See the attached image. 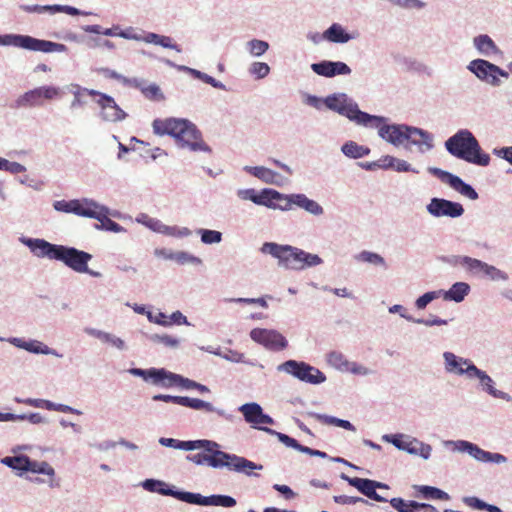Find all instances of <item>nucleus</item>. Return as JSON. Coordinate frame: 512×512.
Here are the masks:
<instances>
[{
  "label": "nucleus",
  "instance_id": "3c124183",
  "mask_svg": "<svg viewBox=\"0 0 512 512\" xmlns=\"http://www.w3.org/2000/svg\"><path fill=\"white\" fill-rule=\"evenodd\" d=\"M184 407H189L195 410H205L207 412L214 411V407L211 403L198 398L187 397V401L184 403Z\"/></svg>",
  "mask_w": 512,
  "mask_h": 512
},
{
  "label": "nucleus",
  "instance_id": "052dcab7",
  "mask_svg": "<svg viewBox=\"0 0 512 512\" xmlns=\"http://www.w3.org/2000/svg\"><path fill=\"white\" fill-rule=\"evenodd\" d=\"M155 401H163V402H172L174 404H178L184 406V403L187 401L186 396H172V395H164L158 394L153 397Z\"/></svg>",
  "mask_w": 512,
  "mask_h": 512
},
{
  "label": "nucleus",
  "instance_id": "473e14b6",
  "mask_svg": "<svg viewBox=\"0 0 512 512\" xmlns=\"http://www.w3.org/2000/svg\"><path fill=\"white\" fill-rule=\"evenodd\" d=\"M324 38L334 43H346L351 36L344 31L341 25L334 23L324 32Z\"/></svg>",
  "mask_w": 512,
  "mask_h": 512
},
{
  "label": "nucleus",
  "instance_id": "58836bf2",
  "mask_svg": "<svg viewBox=\"0 0 512 512\" xmlns=\"http://www.w3.org/2000/svg\"><path fill=\"white\" fill-rule=\"evenodd\" d=\"M328 363L340 370H352L356 372V369L351 367V363L345 358V356L338 351H332L327 355ZM354 365V363H352Z\"/></svg>",
  "mask_w": 512,
  "mask_h": 512
},
{
  "label": "nucleus",
  "instance_id": "e433bc0d",
  "mask_svg": "<svg viewBox=\"0 0 512 512\" xmlns=\"http://www.w3.org/2000/svg\"><path fill=\"white\" fill-rule=\"evenodd\" d=\"M342 152L354 159L362 158L370 153V149L366 146L358 145L356 142L349 141L342 146Z\"/></svg>",
  "mask_w": 512,
  "mask_h": 512
},
{
  "label": "nucleus",
  "instance_id": "b1692460",
  "mask_svg": "<svg viewBox=\"0 0 512 512\" xmlns=\"http://www.w3.org/2000/svg\"><path fill=\"white\" fill-rule=\"evenodd\" d=\"M405 140L418 146L421 151L430 150L433 147L431 134L419 128L408 126Z\"/></svg>",
  "mask_w": 512,
  "mask_h": 512
},
{
  "label": "nucleus",
  "instance_id": "a211bd4d",
  "mask_svg": "<svg viewBox=\"0 0 512 512\" xmlns=\"http://www.w3.org/2000/svg\"><path fill=\"white\" fill-rule=\"evenodd\" d=\"M345 479L348 481V483L351 486L358 489L362 494H364L368 498L373 499L378 502L386 501L385 498H383L376 492V488H384V487H386V485H384L380 482L374 481V480L359 478V477H354V478L345 477Z\"/></svg>",
  "mask_w": 512,
  "mask_h": 512
},
{
  "label": "nucleus",
  "instance_id": "5fc2aeb1",
  "mask_svg": "<svg viewBox=\"0 0 512 512\" xmlns=\"http://www.w3.org/2000/svg\"><path fill=\"white\" fill-rule=\"evenodd\" d=\"M249 52L254 56H261L264 54L268 48L269 44L266 41L253 39L248 42Z\"/></svg>",
  "mask_w": 512,
  "mask_h": 512
},
{
  "label": "nucleus",
  "instance_id": "a878e982",
  "mask_svg": "<svg viewBox=\"0 0 512 512\" xmlns=\"http://www.w3.org/2000/svg\"><path fill=\"white\" fill-rule=\"evenodd\" d=\"M268 203L264 204V206L280 209V210H290L293 207V194L292 195H284L279 193L276 190L268 189L267 193Z\"/></svg>",
  "mask_w": 512,
  "mask_h": 512
},
{
  "label": "nucleus",
  "instance_id": "7c9ffc66",
  "mask_svg": "<svg viewBox=\"0 0 512 512\" xmlns=\"http://www.w3.org/2000/svg\"><path fill=\"white\" fill-rule=\"evenodd\" d=\"M268 189H263L259 194L255 189H241L237 191V196L242 200H250L257 205H263L268 203L267 194Z\"/></svg>",
  "mask_w": 512,
  "mask_h": 512
},
{
  "label": "nucleus",
  "instance_id": "e2e57ef3",
  "mask_svg": "<svg viewBox=\"0 0 512 512\" xmlns=\"http://www.w3.org/2000/svg\"><path fill=\"white\" fill-rule=\"evenodd\" d=\"M152 340L154 342L161 343L168 347H176L179 344V341L176 338H174L170 335H166V334H164V335L156 334V335L152 336Z\"/></svg>",
  "mask_w": 512,
  "mask_h": 512
},
{
  "label": "nucleus",
  "instance_id": "603ef678",
  "mask_svg": "<svg viewBox=\"0 0 512 512\" xmlns=\"http://www.w3.org/2000/svg\"><path fill=\"white\" fill-rule=\"evenodd\" d=\"M2 462L17 470H24L26 471V463H28V457L27 456H16V457H5Z\"/></svg>",
  "mask_w": 512,
  "mask_h": 512
},
{
  "label": "nucleus",
  "instance_id": "0eeeda50",
  "mask_svg": "<svg viewBox=\"0 0 512 512\" xmlns=\"http://www.w3.org/2000/svg\"><path fill=\"white\" fill-rule=\"evenodd\" d=\"M56 255V260L62 261L75 272L88 273L95 277L100 275L98 272L91 271L88 268V262L92 259V255L85 251L61 245Z\"/></svg>",
  "mask_w": 512,
  "mask_h": 512
},
{
  "label": "nucleus",
  "instance_id": "9b49d317",
  "mask_svg": "<svg viewBox=\"0 0 512 512\" xmlns=\"http://www.w3.org/2000/svg\"><path fill=\"white\" fill-rule=\"evenodd\" d=\"M60 96V89L53 86H44L25 92L16 100V107L41 106L44 100H52Z\"/></svg>",
  "mask_w": 512,
  "mask_h": 512
},
{
  "label": "nucleus",
  "instance_id": "09e8293b",
  "mask_svg": "<svg viewBox=\"0 0 512 512\" xmlns=\"http://www.w3.org/2000/svg\"><path fill=\"white\" fill-rule=\"evenodd\" d=\"M421 492L425 498H432V499H438V500H444V501H447L450 498L446 492H444L436 487L423 486L421 489Z\"/></svg>",
  "mask_w": 512,
  "mask_h": 512
},
{
  "label": "nucleus",
  "instance_id": "4468645a",
  "mask_svg": "<svg viewBox=\"0 0 512 512\" xmlns=\"http://www.w3.org/2000/svg\"><path fill=\"white\" fill-rule=\"evenodd\" d=\"M390 441L398 449L407 451L410 454L420 455L425 459L431 454V447L415 438L404 435H393Z\"/></svg>",
  "mask_w": 512,
  "mask_h": 512
},
{
  "label": "nucleus",
  "instance_id": "39448f33",
  "mask_svg": "<svg viewBox=\"0 0 512 512\" xmlns=\"http://www.w3.org/2000/svg\"><path fill=\"white\" fill-rule=\"evenodd\" d=\"M0 45H10L31 51L45 53L63 51L65 45L47 40H40L28 35H5L0 37Z\"/></svg>",
  "mask_w": 512,
  "mask_h": 512
},
{
  "label": "nucleus",
  "instance_id": "6e6d98bb",
  "mask_svg": "<svg viewBox=\"0 0 512 512\" xmlns=\"http://www.w3.org/2000/svg\"><path fill=\"white\" fill-rule=\"evenodd\" d=\"M200 233L201 240L205 244L219 243L222 239V234L219 231L202 229Z\"/></svg>",
  "mask_w": 512,
  "mask_h": 512
},
{
  "label": "nucleus",
  "instance_id": "1a4fd4ad",
  "mask_svg": "<svg viewBox=\"0 0 512 512\" xmlns=\"http://www.w3.org/2000/svg\"><path fill=\"white\" fill-rule=\"evenodd\" d=\"M84 92L96 98V103L101 109L100 116L104 121L118 122L126 118L127 114L118 106L111 96L87 88H84Z\"/></svg>",
  "mask_w": 512,
  "mask_h": 512
},
{
  "label": "nucleus",
  "instance_id": "72a5a7b5",
  "mask_svg": "<svg viewBox=\"0 0 512 512\" xmlns=\"http://www.w3.org/2000/svg\"><path fill=\"white\" fill-rule=\"evenodd\" d=\"M176 448L186 450V451L203 448L206 451H211L212 448H218V444L216 442H213L210 440H195V441H179L178 440Z\"/></svg>",
  "mask_w": 512,
  "mask_h": 512
},
{
  "label": "nucleus",
  "instance_id": "ddd939ff",
  "mask_svg": "<svg viewBox=\"0 0 512 512\" xmlns=\"http://www.w3.org/2000/svg\"><path fill=\"white\" fill-rule=\"evenodd\" d=\"M427 211L434 217L457 218L463 215L464 208L458 202H452L442 198H432L427 205Z\"/></svg>",
  "mask_w": 512,
  "mask_h": 512
},
{
  "label": "nucleus",
  "instance_id": "ea45409f",
  "mask_svg": "<svg viewBox=\"0 0 512 512\" xmlns=\"http://www.w3.org/2000/svg\"><path fill=\"white\" fill-rule=\"evenodd\" d=\"M203 505H213V506H222V507H233L236 505V500L231 496L226 495H211V496H203Z\"/></svg>",
  "mask_w": 512,
  "mask_h": 512
},
{
  "label": "nucleus",
  "instance_id": "7ed1b4c3",
  "mask_svg": "<svg viewBox=\"0 0 512 512\" xmlns=\"http://www.w3.org/2000/svg\"><path fill=\"white\" fill-rule=\"evenodd\" d=\"M262 251L277 258L279 265L286 269L302 270L322 263V259L318 255L289 245L265 243Z\"/></svg>",
  "mask_w": 512,
  "mask_h": 512
},
{
  "label": "nucleus",
  "instance_id": "2f4dec72",
  "mask_svg": "<svg viewBox=\"0 0 512 512\" xmlns=\"http://www.w3.org/2000/svg\"><path fill=\"white\" fill-rule=\"evenodd\" d=\"M133 375L141 376L143 379H152L154 383L164 382L167 379L168 372L164 369L151 368L149 370H143L139 368H133L130 370Z\"/></svg>",
  "mask_w": 512,
  "mask_h": 512
},
{
  "label": "nucleus",
  "instance_id": "13d9d810",
  "mask_svg": "<svg viewBox=\"0 0 512 512\" xmlns=\"http://www.w3.org/2000/svg\"><path fill=\"white\" fill-rule=\"evenodd\" d=\"M359 259L361 261L372 263L374 265H385L383 257L373 252L363 251L360 253Z\"/></svg>",
  "mask_w": 512,
  "mask_h": 512
},
{
  "label": "nucleus",
  "instance_id": "f3484780",
  "mask_svg": "<svg viewBox=\"0 0 512 512\" xmlns=\"http://www.w3.org/2000/svg\"><path fill=\"white\" fill-rule=\"evenodd\" d=\"M54 208L57 211L65 212V213H74L78 216L88 217L93 216V212H91L92 207H94V201L90 200H60L54 203Z\"/></svg>",
  "mask_w": 512,
  "mask_h": 512
},
{
  "label": "nucleus",
  "instance_id": "6e6552de",
  "mask_svg": "<svg viewBox=\"0 0 512 512\" xmlns=\"http://www.w3.org/2000/svg\"><path fill=\"white\" fill-rule=\"evenodd\" d=\"M278 370L293 375L300 381L310 384H320L326 380L325 375L317 368L296 360H288L278 366Z\"/></svg>",
  "mask_w": 512,
  "mask_h": 512
},
{
  "label": "nucleus",
  "instance_id": "338daca9",
  "mask_svg": "<svg viewBox=\"0 0 512 512\" xmlns=\"http://www.w3.org/2000/svg\"><path fill=\"white\" fill-rule=\"evenodd\" d=\"M193 73L196 75V77H198L205 83L212 85L215 88H220L223 86L220 82H218L215 78H213L212 76H210L208 74H205V73L197 71V70H193Z\"/></svg>",
  "mask_w": 512,
  "mask_h": 512
},
{
  "label": "nucleus",
  "instance_id": "c9c22d12",
  "mask_svg": "<svg viewBox=\"0 0 512 512\" xmlns=\"http://www.w3.org/2000/svg\"><path fill=\"white\" fill-rule=\"evenodd\" d=\"M474 44L482 54L487 56L499 51L493 40L488 35H479L475 37Z\"/></svg>",
  "mask_w": 512,
  "mask_h": 512
},
{
  "label": "nucleus",
  "instance_id": "de8ad7c7",
  "mask_svg": "<svg viewBox=\"0 0 512 512\" xmlns=\"http://www.w3.org/2000/svg\"><path fill=\"white\" fill-rule=\"evenodd\" d=\"M92 334L96 336L98 339L105 343H109L118 349H123L125 344L124 341L118 337H115L109 333L102 332V331H93Z\"/></svg>",
  "mask_w": 512,
  "mask_h": 512
},
{
  "label": "nucleus",
  "instance_id": "f257e3e1",
  "mask_svg": "<svg viewBox=\"0 0 512 512\" xmlns=\"http://www.w3.org/2000/svg\"><path fill=\"white\" fill-rule=\"evenodd\" d=\"M153 132L156 135H170L175 138L177 144L192 151H208V146L201 137V132L195 124L179 118L155 119L152 122Z\"/></svg>",
  "mask_w": 512,
  "mask_h": 512
},
{
  "label": "nucleus",
  "instance_id": "5701e85b",
  "mask_svg": "<svg viewBox=\"0 0 512 512\" xmlns=\"http://www.w3.org/2000/svg\"><path fill=\"white\" fill-rule=\"evenodd\" d=\"M31 251L37 257H48L49 259L57 258L61 245L51 244L43 239H30L27 242Z\"/></svg>",
  "mask_w": 512,
  "mask_h": 512
},
{
  "label": "nucleus",
  "instance_id": "774afa93",
  "mask_svg": "<svg viewBox=\"0 0 512 512\" xmlns=\"http://www.w3.org/2000/svg\"><path fill=\"white\" fill-rule=\"evenodd\" d=\"M412 512H437V509L426 503L413 502Z\"/></svg>",
  "mask_w": 512,
  "mask_h": 512
},
{
  "label": "nucleus",
  "instance_id": "aec40b11",
  "mask_svg": "<svg viewBox=\"0 0 512 512\" xmlns=\"http://www.w3.org/2000/svg\"><path fill=\"white\" fill-rule=\"evenodd\" d=\"M311 68L316 74L325 77L348 75L351 73L350 67L343 62L322 61L312 64Z\"/></svg>",
  "mask_w": 512,
  "mask_h": 512
},
{
  "label": "nucleus",
  "instance_id": "4c0bfd02",
  "mask_svg": "<svg viewBox=\"0 0 512 512\" xmlns=\"http://www.w3.org/2000/svg\"><path fill=\"white\" fill-rule=\"evenodd\" d=\"M240 411L243 413L245 420L253 424L254 427L263 412L261 406L257 403L244 404L240 407Z\"/></svg>",
  "mask_w": 512,
  "mask_h": 512
},
{
  "label": "nucleus",
  "instance_id": "c756f323",
  "mask_svg": "<svg viewBox=\"0 0 512 512\" xmlns=\"http://www.w3.org/2000/svg\"><path fill=\"white\" fill-rule=\"evenodd\" d=\"M293 205L303 208L313 215H321L323 213V208L304 194H293Z\"/></svg>",
  "mask_w": 512,
  "mask_h": 512
},
{
  "label": "nucleus",
  "instance_id": "69168bd1",
  "mask_svg": "<svg viewBox=\"0 0 512 512\" xmlns=\"http://www.w3.org/2000/svg\"><path fill=\"white\" fill-rule=\"evenodd\" d=\"M435 298V292H427L416 300L415 305L418 309H424Z\"/></svg>",
  "mask_w": 512,
  "mask_h": 512
},
{
  "label": "nucleus",
  "instance_id": "0e129e2a",
  "mask_svg": "<svg viewBox=\"0 0 512 512\" xmlns=\"http://www.w3.org/2000/svg\"><path fill=\"white\" fill-rule=\"evenodd\" d=\"M334 501L338 504H346V505L356 504L358 502H366L361 497H353V496H346V495L334 496Z\"/></svg>",
  "mask_w": 512,
  "mask_h": 512
},
{
  "label": "nucleus",
  "instance_id": "a19ab883",
  "mask_svg": "<svg viewBox=\"0 0 512 512\" xmlns=\"http://www.w3.org/2000/svg\"><path fill=\"white\" fill-rule=\"evenodd\" d=\"M26 471L32 472V473H39V474H45L51 477V480H53V476L55 474L53 467L45 462H38L34 460H30L28 458V463H26Z\"/></svg>",
  "mask_w": 512,
  "mask_h": 512
},
{
  "label": "nucleus",
  "instance_id": "412c9836",
  "mask_svg": "<svg viewBox=\"0 0 512 512\" xmlns=\"http://www.w3.org/2000/svg\"><path fill=\"white\" fill-rule=\"evenodd\" d=\"M21 9L28 13H38V14H43V13L55 14V13H59V12H64V13H66L68 15H72V16H76V15L80 14V11L75 7L68 6V5H58V4H55V5H37V4L22 5Z\"/></svg>",
  "mask_w": 512,
  "mask_h": 512
},
{
  "label": "nucleus",
  "instance_id": "393cba45",
  "mask_svg": "<svg viewBox=\"0 0 512 512\" xmlns=\"http://www.w3.org/2000/svg\"><path fill=\"white\" fill-rule=\"evenodd\" d=\"M466 375L469 378L477 377L480 383L486 388L487 392L495 397L505 398L506 394L498 392L493 387V380L484 371L478 369L475 365H468L466 368Z\"/></svg>",
  "mask_w": 512,
  "mask_h": 512
},
{
  "label": "nucleus",
  "instance_id": "f8f14e48",
  "mask_svg": "<svg viewBox=\"0 0 512 512\" xmlns=\"http://www.w3.org/2000/svg\"><path fill=\"white\" fill-rule=\"evenodd\" d=\"M250 337L256 343L272 351H281L288 345L286 338L276 330L254 328L250 331Z\"/></svg>",
  "mask_w": 512,
  "mask_h": 512
},
{
  "label": "nucleus",
  "instance_id": "423d86ee",
  "mask_svg": "<svg viewBox=\"0 0 512 512\" xmlns=\"http://www.w3.org/2000/svg\"><path fill=\"white\" fill-rule=\"evenodd\" d=\"M0 45H10L31 51L45 53L63 51L65 45L47 40H40L28 35H5L0 37Z\"/></svg>",
  "mask_w": 512,
  "mask_h": 512
},
{
  "label": "nucleus",
  "instance_id": "6ab92c4d",
  "mask_svg": "<svg viewBox=\"0 0 512 512\" xmlns=\"http://www.w3.org/2000/svg\"><path fill=\"white\" fill-rule=\"evenodd\" d=\"M382 123L379 124L378 129L379 136L384 140L392 143L395 146L402 144L406 139V133L408 126L406 125H386Z\"/></svg>",
  "mask_w": 512,
  "mask_h": 512
},
{
  "label": "nucleus",
  "instance_id": "c03bdc74",
  "mask_svg": "<svg viewBox=\"0 0 512 512\" xmlns=\"http://www.w3.org/2000/svg\"><path fill=\"white\" fill-rule=\"evenodd\" d=\"M247 171L253 176L261 179L266 183H272L276 176V173L271 169L263 167V166H255L247 168Z\"/></svg>",
  "mask_w": 512,
  "mask_h": 512
},
{
  "label": "nucleus",
  "instance_id": "bb28decb",
  "mask_svg": "<svg viewBox=\"0 0 512 512\" xmlns=\"http://www.w3.org/2000/svg\"><path fill=\"white\" fill-rule=\"evenodd\" d=\"M462 445L464 446L465 450L478 461L490 462L504 459L502 455L492 454L490 452L484 451L475 444L469 442H462Z\"/></svg>",
  "mask_w": 512,
  "mask_h": 512
},
{
  "label": "nucleus",
  "instance_id": "f704fd0d",
  "mask_svg": "<svg viewBox=\"0 0 512 512\" xmlns=\"http://www.w3.org/2000/svg\"><path fill=\"white\" fill-rule=\"evenodd\" d=\"M470 287L467 283L457 282L445 293L444 298L446 300H453L455 302H461L465 296L469 293Z\"/></svg>",
  "mask_w": 512,
  "mask_h": 512
},
{
  "label": "nucleus",
  "instance_id": "2eb2a0df",
  "mask_svg": "<svg viewBox=\"0 0 512 512\" xmlns=\"http://www.w3.org/2000/svg\"><path fill=\"white\" fill-rule=\"evenodd\" d=\"M431 172L436 175L442 182L448 184L463 196H466L471 200H476L478 198V193L474 190V188L469 184L464 183L458 176H455L447 171H443L439 168H433L431 169Z\"/></svg>",
  "mask_w": 512,
  "mask_h": 512
},
{
  "label": "nucleus",
  "instance_id": "680f3d73",
  "mask_svg": "<svg viewBox=\"0 0 512 512\" xmlns=\"http://www.w3.org/2000/svg\"><path fill=\"white\" fill-rule=\"evenodd\" d=\"M142 92L147 98H149L151 100L164 99V96H163L160 88L155 84H152V85H149V86L143 88Z\"/></svg>",
  "mask_w": 512,
  "mask_h": 512
},
{
  "label": "nucleus",
  "instance_id": "9d476101",
  "mask_svg": "<svg viewBox=\"0 0 512 512\" xmlns=\"http://www.w3.org/2000/svg\"><path fill=\"white\" fill-rule=\"evenodd\" d=\"M468 68L479 79L486 81L493 86H498L500 84L499 76L504 78L509 77L508 72L502 70L497 65H494L483 59H476L471 61Z\"/></svg>",
  "mask_w": 512,
  "mask_h": 512
},
{
  "label": "nucleus",
  "instance_id": "dca6fc26",
  "mask_svg": "<svg viewBox=\"0 0 512 512\" xmlns=\"http://www.w3.org/2000/svg\"><path fill=\"white\" fill-rule=\"evenodd\" d=\"M350 120L357 122L368 127H379V124L385 121V118L370 115L358 109V106L350 101H347L342 112L340 113Z\"/></svg>",
  "mask_w": 512,
  "mask_h": 512
},
{
  "label": "nucleus",
  "instance_id": "37998d69",
  "mask_svg": "<svg viewBox=\"0 0 512 512\" xmlns=\"http://www.w3.org/2000/svg\"><path fill=\"white\" fill-rule=\"evenodd\" d=\"M162 493L165 495H173L177 499L190 504L203 505V496L200 494H195L191 492H173L172 490L162 491Z\"/></svg>",
  "mask_w": 512,
  "mask_h": 512
},
{
  "label": "nucleus",
  "instance_id": "8fccbe9b",
  "mask_svg": "<svg viewBox=\"0 0 512 512\" xmlns=\"http://www.w3.org/2000/svg\"><path fill=\"white\" fill-rule=\"evenodd\" d=\"M480 276L487 277L491 280H506L507 279V276L504 272H502L501 270H499L496 267L489 265L487 263L485 264L484 268L482 269Z\"/></svg>",
  "mask_w": 512,
  "mask_h": 512
},
{
  "label": "nucleus",
  "instance_id": "c85d7f7f",
  "mask_svg": "<svg viewBox=\"0 0 512 512\" xmlns=\"http://www.w3.org/2000/svg\"><path fill=\"white\" fill-rule=\"evenodd\" d=\"M166 380L169 381L168 385H180L186 389H196L201 393L209 392V388L207 386L171 372H168Z\"/></svg>",
  "mask_w": 512,
  "mask_h": 512
},
{
  "label": "nucleus",
  "instance_id": "49530a36",
  "mask_svg": "<svg viewBox=\"0 0 512 512\" xmlns=\"http://www.w3.org/2000/svg\"><path fill=\"white\" fill-rule=\"evenodd\" d=\"M348 99L346 95H333L325 99V104L328 108L341 113Z\"/></svg>",
  "mask_w": 512,
  "mask_h": 512
},
{
  "label": "nucleus",
  "instance_id": "a18cd8bd",
  "mask_svg": "<svg viewBox=\"0 0 512 512\" xmlns=\"http://www.w3.org/2000/svg\"><path fill=\"white\" fill-rule=\"evenodd\" d=\"M315 418L317 420H319L320 422H322L323 424L335 425V426L344 428L346 430H351V431L355 430V427L347 420H343V419H339V418L327 416V415H321V414H316Z\"/></svg>",
  "mask_w": 512,
  "mask_h": 512
},
{
  "label": "nucleus",
  "instance_id": "bf43d9fd",
  "mask_svg": "<svg viewBox=\"0 0 512 512\" xmlns=\"http://www.w3.org/2000/svg\"><path fill=\"white\" fill-rule=\"evenodd\" d=\"M250 72L257 78L261 79L266 77L270 72L268 64L263 62H255L251 65Z\"/></svg>",
  "mask_w": 512,
  "mask_h": 512
},
{
  "label": "nucleus",
  "instance_id": "79ce46f5",
  "mask_svg": "<svg viewBox=\"0 0 512 512\" xmlns=\"http://www.w3.org/2000/svg\"><path fill=\"white\" fill-rule=\"evenodd\" d=\"M457 263L466 267L468 271L477 276H480L481 271L486 264L485 262L468 256L459 257Z\"/></svg>",
  "mask_w": 512,
  "mask_h": 512
},
{
  "label": "nucleus",
  "instance_id": "4d7b16f0",
  "mask_svg": "<svg viewBox=\"0 0 512 512\" xmlns=\"http://www.w3.org/2000/svg\"><path fill=\"white\" fill-rule=\"evenodd\" d=\"M414 501H406L402 498H392L391 506L399 512H412Z\"/></svg>",
  "mask_w": 512,
  "mask_h": 512
},
{
  "label": "nucleus",
  "instance_id": "864d4df0",
  "mask_svg": "<svg viewBox=\"0 0 512 512\" xmlns=\"http://www.w3.org/2000/svg\"><path fill=\"white\" fill-rule=\"evenodd\" d=\"M264 431L272 434V435H276L278 437V439L284 443L286 446L288 447H292L296 450H299L300 447H301V444H299L297 442V440H295L294 438H291L290 436L286 435V434H283V433H280V432H277L273 429H270V428H266L264 427Z\"/></svg>",
  "mask_w": 512,
  "mask_h": 512
},
{
  "label": "nucleus",
  "instance_id": "20e7f679",
  "mask_svg": "<svg viewBox=\"0 0 512 512\" xmlns=\"http://www.w3.org/2000/svg\"><path fill=\"white\" fill-rule=\"evenodd\" d=\"M188 459L197 465H208L213 468L228 467L236 471H245L246 469H255V463L236 455H230L217 448L211 451L199 452L188 456Z\"/></svg>",
  "mask_w": 512,
  "mask_h": 512
},
{
  "label": "nucleus",
  "instance_id": "cd10ccee",
  "mask_svg": "<svg viewBox=\"0 0 512 512\" xmlns=\"http://www.w3.org/2000/svg\"><path fill=\"white\" fill-rule=\"evenodd\" d=\"M444 358L447 370L449 372H454L460 375L464 373L466 374V368L468 365H473L469 360L459 358L451 352H445Z\"/></svg>",
  "mask_w": 512,
  "mask_h": 512
},
{
  "label": "nucleus",
  "instance_id": "f03ea898",
  "mask_svg": "<svg viewBox=\"0 0 512 512\" xmlns=\"http://www.w3.org/2000/svg\"><path fill=\"white\" fill-rule=\"evenodd\" d=\"M447 151L468 163L478 166H487L490 163V156L482 153L481 147L475 136L467 129L459 130L446 142Z\"/></svg>",
  "mask_w": 512,
  "mask_h": 512
},
{
  "label": "nucleus",
  "instance_id": "4be33fe9",
  "mask_svg": "<svg viewBox=\"0 0 512 512\" xmlns=\"http://www.w3.org/2000/svg\"><path fill=\"white\" fill-rule=\"evenodd\" d=\"M91 212H93L94 215L88 216V218H94L100 222V224H95L97 229H104L112 232L122 231L123 228L108 217V211L105 207L94 202V207H92Z\"/></svg>",
  "mask_w": 512,
  "mask_h": 512
}]
</instances>
